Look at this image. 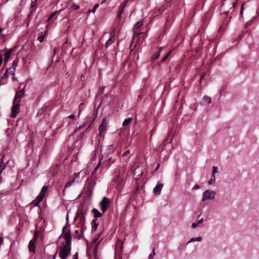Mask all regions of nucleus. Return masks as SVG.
<instances>
[{
	"label": "nucleus",
	"mask_w": 259,
	"mask_h": 259,
	"mask_svg": "<svg viewBox=\"0 0 259 259\" xmlns=\"http://www.w3.org/2000/svg\"><path fill=\"white\" fill-rule=\"evenodd\" d=\"M244 4H242L241 8V10L240 12V15L242 17H243V7Z\"/></svg>",
	"instance_id": "obj_49"
},
{
	"label": "nucleus",
	"mask_w": 259,
	"mask_h": 259,
	"mask_svg": "<svg viewBox=\"0 0 259 259\" xmlns=\"http://www.w3.org/2000/svg\"><path fill=\"white\" fill-rule=\"evenodd\" d=\"M218 167L217 166H213L212 167V173L215 174L218 172Z\"/></svg>",
	"instance_id": "obj_39"
},
{
	"label": "nucleus",
	"mask_w": 259,
	"mask_h": 259,
	"mask_svg": "<svg viewBox=\"0 0 259 259\" xmlns=\"http://www.w3.org/2000/svg\"><path fill=\"white\" fill-rule=\"evenodd\" d=\"M115 160V159H113L111 157L109 158L108 159V161H109V162L110 163V164L111 163H114Z\"/></svg>",
	"instance_id": "obj_41"
},
{
	"label": "nucleus",
	"mask_w": 259,
	"mask_h": 259,
	"mask_svg": "<svg viewBox=\"0 0 259 259\" xmlns=\"http://www.w3.org/2000/svg\"><path fill=\"white\" fill-rule=\"evenodd\" d=\"M143 25V22L142 21H138L135 24L133 29V38L132 40L133 42L136 41L137 43H139V44H142L147 37L148 30H146L145 32L141 31L143 29L141 28V27Z\"/></svg>",
	"instance_id": "obj_1"
},
{
	"label": "nucleus",
	"mask_w": 259,
	"mask_h": 259,
	"mask_svg": "<svg viewBox=\"0 0 259 259\" xmlns=\"http://www.w3.org/2000/svg\"><path fill=\"white\" fill-rule=\"evenodd\" d=\"M35 242L33 240H30L29 242L28 248L30 252H35Z\"/></svg>",
	"instance_id": "obj_17"
},
{
	"label": "nucleus",
	"mask_w": 259,
	"mask_h": 259,
	"mask_svg": "<svg viewBox=\"0 0 259 259\" xmlns=\"http://www.w3.org/2000/svg\"><path fill=\"white\" fill-rule=\"evenodd\" d=\"M114 36H115V32L114 31L112 33L111 36L108 39V40L107 41L106 44H105V47L107 48L110 45H111V44L114 41Z\"/></svg>",
	"instance_id": "obj_14"
},
{
	"label": "nucleus",
	"mask_w": 259,
	"mask_h": 259,
	"mask_svg": "<svg viewBox=\"0 0 259 259\" xmlns=\"http://www.w3.org/2000/svg\"><path fill=\"white\" fill-rule=\"evenodd\" d=\"M163 186V185L162 184L158 183L153 189V192L155 194L160 195Z\"/></svg>",
	"instance_id": "obj_11"
},
{
	"label": "nucleus",
	"mask_w": 259,
	"mask_h": 259,
	"mask_svg": "<svg viewBox=\"0 0 259 259\" xmlns=\"http://www.w3.org/2000/svg\"><path fill=\"white\" fill-rule=\"evenodd\" d=\"M39 202H38V201L36 199L35 201L34 202V206H38Z\"/></svg>",
	"instance_id": "obj_52"
},
{
	"label": "nucleus",
	"mask_w": 259,
	"mask_h": 259,
	"mask_svg": "<svg viewBox=\"0 0 259 259\" xmlns=\"http://www.w3.org/2000/svg\"><path fill=\"white\" fill-rule=\"evenodd\" d=\"M35 5V3L34 2H32L31 7H33Z\"/></svg>",
	"instance_id": "obj_63"
},
{
	"label": "nucleus",
	"mask_w": 259,
	"mask_h": 259,
	"mask_svg": "<svg viewBox=\"0 0 259 259\" xmlns=\"http://www.w3.org/2000/svg\"><path fill=\"white\" fill-rule=\"evenodd\" d=\"M78 175H79L78 173V174L74 173L73 176V178L71 179H70L68 181V182L66 183V184L65 185V188H66L67 187H70V186H71L72 184L75 181V179L78 177Z\"/></svg>",
	"instance_id": "obj_13"
},
{
	"label": "nucleus",
	"mask_w": 259,
	"mask_h": 259,
	"mask_svg": "<svg viewBox=\"0 0 259 259\" xmlns=\"http://www.w3.org/2000/svg\"><path fill=\"white\" fill-rule=\"evenodd\" d=\"M63 244V246L60 248L59 256L61 259H66L70 253L71 246L65 245L64 243Z\"/></svg>",
	"instance_id": "obj_2"
},
{
	"label": "nucleus",
	"mask_w": 259,
	"mask_h": 259,
	"mask_svg": "<svg viewBox=\"0 0 259 259\" xmlns=\"http://www.w3.org/2000/svg\"><path fill=\"white\" fill-rule=\"evenodd\" d=\"M111 201L110 199L108 198L107 197L104 196L102 200L100 201L99 205L101 206V209L104 213L107 209L108 206L110 204Z\"/></svg>",
	"instance_id": "obj_3"
},
{
	"label": "nucleus",
	"mask_w": 259,
	"mask_h": 259,
	"mask_svg": "<svg viewBox=\"0 0 259 259\" xmlns=\"http://www.w3.org/2000/svg\"><path fill=\"white\" fill-rule=\"evenodd\" d=\"M250 22H246V24H245V26H246V27H247L248 25H250Z\"/></svg>",
	"instance_id": "obj_64"
},
{
	"label": "nucleus",
	"mask_w": 259,
	"mask_h": 259,
	"mask_svg": "<svg viewBox=\"0 0 259 259\" xmlns=\"http://www.w3.org/2000/svg\"><path fill=\"white\" fill-rule=\"evenodd\" d=\"M107 124L105 120L104 119L102 120V123L99 127V134L100 136L104 137V133L106 131Z\"/></svg>",
	"instance_id": "obj_10"
},
{
	"label": "nucleus",
	"mask_w": 259,
	"mask_h": 259,
	"mask_svg": "<svg viewBox=\"0 0 259 259\" xmlns=\"http://www.w3.org/2000/svg\"><path fill=\"white\" fill-rule=\"evenodd\" d=\"M71 238H72V237H71V231L69 229L67 230L64 233V234L63 235V238L65 240V243L64 244L65 245L71 246Z\"/></svg>",
	"instance_id": "obj_5"
},
{
	"label": "nucleus",
	"mask_w": 259,
	"mask_h": 259,
	"mask_svg": "<svg viewBox=\"0 0 259 259\" xmlns=\"http://www.w3.org/2000/svg\"><path fill=\"white\" fill-rule=\"evenodd\" d=\"M4 239L3 237H0V244H2L3 243Z\"/></svg>",
	"instance_id": "obj_58"
},
{
	"label": "nucleus",
	"mask_w": 259,
	"mask_h": 259,
	"mask_svg": "<svg viewBox=\"0 0 259 259\" xmlns=\"http://www.w3.org/2000/svg\"><path fill=\"white\" fill-rule=\"evenodd\" d=\"M133 174L134 176H137L136 179H139L143 175V171L139 167H136L134 171Z\"/></svg>",
	"instance_id": "obj_12"
},
{
	"label": "nucleus",
	"mask_w": 259,
	"mask_h": 259,
	"mask_svg": "<svg viewBox=\"0 0 259 259\" xmlns=\"http://www.w3.org/2000/svg\"><path fill=\"white\" fill-rule=\"evenodd\" d=\"M17 63H18L17 61H16V60H14V61H13V66H12V67L13 68H15V69H16V66H17Z\"/></svg>",
	"instance_id": "obj_38"
},
{
	"label": "nucleus",
	"mask_w": 259,
	"mask_h": 259,
	"mask_svg": "<svg viewBox=\"0 0 259 259\" xmlns=\"http://www.w3.org/2000/svg\"><path fill=\"white\" fill-rule=\"evenodd\" d=\"M47 109V106H43L37 112V115H42Z\"/></svg>",
	"instance_id": "obj_26"
},
{
	"label": "nucleus",
	"mask_w": 259,
	"mask_h": 259,
	"mask_svg": "<svg viewBox=\"0 0 259 259\" xmlns=\"http://www.w3.org/2000/svg\"><path fill=\"white\" fill-rule=\"evenodd\" d=\"M88 213V209H85L84 210L81 211V215L79 218V225L77 226L78 227L79 226H84L85 225V217Z\"/></svg>",
	"instance_id": "obj_8"
},
{
	"label": "nucleus",
	"mask_w": 259,
	"mask_h": 259,
	"mask_svg": "<svg viewBox=\"0 0 259 259\" xmlns=\"http://www.w3.org/2000/svg\"><path fill=\"white\" fill-rule=\"evenodd\" d=\"M215 179L211 178V179L209 181H208V183L209 185H211V184L214 183L215 182Z\"/></svg>",
	"instance_id": "obj_37"
},
{
	"label": "nucleus",
	"mask_w": 259,
	"mask_h": 259,
	"mask_svg": "<svg viewBox=\"0 0 259 259\" xmlns=\"http://www.w3.org/2000/svg\"><path fill=\"white\" fill-rule=\"evenodd\" d=\"M99 4H96L92 10H89L88 11V13H95L96 9L99 7Z\"/></svg>",
	"instance_id": "obj_28"
},
{
	"label": "nucleus",
	"mask_w": 259,
	"mask_h": 259,
	"mask_svg": "<svg viewBox=\"0 0 259 259\" xmlns=\"http://www.w3.org/2000/svg\"><path fill=\"white\" fill-rule=\"evenodd\" d=\"M24 93H25V88H24L22 90H21L20 91H17L15 94L13 102H16L18 103V101L19 100L20 101L21 98L24 95Z\"/></svg>",
	"instance_id": "obj_9"
},
{
	"label": "nucleus",
	"mask_w": 259,
	"mask_h": 259,
	"mask_svg": "<svg viewBox=\"0 0 259 259\" xmlns=\"http://www.w3.org/2000/svg\"><path fill=\"white\" fill-rule=\"evenodd\" d=\"M12 50L10 49V50L7 51L5 54V57H4V61L5 62H7L8 61L9 59L10 58Z\"/></svg>",
	"instance_id": "obj_19"
},
{
	"label": "nucleus",
	"mask_w": 259,
	"mask_h": 259,
	"mask_svg": "<svg viewBox=\"0 0 259 259\" xmlns=\"http://www.w3.org/2000/svg\"><path fill=\"white\" fill-rule=\"evenodd\" d=\"M58 13V11H56L54 13H53L48 18V20H49L50 19H51L52 17H53L56 13Z\"/></svg>",
	"instance_id": "obj_42"
},
{
	"label": "nucleus",
	"mask_w": 259,
	"mask_h": 259,
	"mask_svg": "<svg viewBox=\"0 0 259 259\" xmlns=\"http://www.w3.org/2000/svg\"><path fill=\"white\" fill-rule=\"evenodd\" d=\"M200 188V186L197 185V184H196L192 188L193 190H196V189H198Z\"/></svg>",
	"instance_id": "obj_47"
},
{
	"label": "nucleus",
	"mask_w": 259,
	"mask_h": 259,
	"mask_svg": "<svg viewBox=\"0 0 259 259\" xmlns=\"http://www.w3.org/2000/svg\"><path fill=\"white\" fill-rule=\"evenodd\" d=\"M132 120V118L131 117H128L127 118L125 119L123 122V125L125 126L131 122Z\"/></svg>",
	"instance_id": "obj_22"
},
{
	"label": "nucleus",
	"mask_w": 259,
	"mask_h": 259,
	"mask_svg": "<svg viewBox=\"0 0 259 259\" xmlns=\"http://www.w3.org/2000/svg\"><path fill=\"white\" fill-rule=\"evenodd\" d=\"M203 42L201 39H200L199 47H201L203 45Z\"/></svg>",
	"instance_id": "obj_55"
},
{
	"label": "nucleus",
	"mask_w": 259,
	"mask_h": 259,
	"mask_svg": "<svg viewBox=\"0 0 259 259\" xmlns=\"http://www.w3.org/2000/svg\"><path fill=\"white\" fill-rule=\"evenodd\" d=\"M32 12H33V11L31 10L30 13L28 14L27 17H29L31 15V14L32 13Z\"/></svg>",
	"instance_id": "obj_61"
},
{
	"label": "nucleus",
	"mask_w": 259,
	"mask_h": 259,
	"mask_svg": "<svg viewBox=\"0 0 259 259\" xmlns=\"http://www.w3.org/2000/svg\"><path fill=\"white\" fill-rule=\"evenodd\" d=\"M37 239V234L36 232L35 233V234H34V238L33 239H32L31 240H33L34 242H36V240Z\"/></svg>",
	"instance_id": "obj_44"
},
{
	"label": "nucleus",
	"mask_w": 259,
	"mask_h": 259,
	"mask_svg": "<svg viewBox=\"0 0 259 259\" xmlns=\"http://www.w3.org/2000/svg\"><path fill=\"white\" fill-rule=\"evenodd\" d=\"M92 212L95 218H100L102 215V213H101L97 209L95 208L93 209Z\"/></svg>",
	"instance_id": "obj_18"
},
{
	"label": "nucleus",
	"mask_w": 259,
	"mask_h": 259,
	"mask_svg": "<svg viewBox=\"0 0 259 259\" xmlns=\"http://www.w3.org/2000/svg\"><path fill=\"white\" fill-rule=\"evenodd\" d=\"M80 215H81V211L77 212L76 215L74 218L73 221L74 222L76 221L78 218H80Z\"/></svg>",
	"instance_id": "obj_32"
},
{
	"label": "nucleus",
	"mask_w": 259,
	"mask_h": 259,
	"mask_svg": "<svg viewBox=\"0 0 259 259\" xmlns=\"http://www.w3.org/2000/svg\"><path fill=\"white\" fill-rule=\"evenodd\" d=\"M81 227V234L83 233V232L84 231V230L86 229V227L85 226V225L84 226H80Z\"/></svg>",
	"instance_id": "obj_46"
},
{
	"label": "nucleus",
	"mask_w": 259,
	"mask_h": 259,
	"mask_svg": "<svg viewBox=\"0 0 259 259\" xmlns=\"http://www.w3.org/2000/svg\"><path fill=\"white\" fill-rule=\"evenodd\" d=\"M198 225V224L197 223H192V228H196V227H197Z\"/></svg>",
	"instance_id": "obj_48"
},
{
	"label": "nucleus",
	"mask_w": 259,
	"mask_h": 259,
	"mask_svg": "<svg viewBox=\"0 0 259 259\" xmlns=\"http://www.w3.org/2000/svg\"><path fill=\"white\" fill-rule=\"evenodd\" d=\"M20 102V100H19L18 103H17L16 104H15L14 102H13V105L12 107V116L13 117H15L19 112Z\"/></svg>",
	"instance_id": "obj_7"
},
{
	"label": "nucleus",
	"mask_w": 259,
	"mask_h": 259,
	"mask_svg": "<svg viewBox=\"0 0 259 259\" xmlns=\"http://www.w3.org/2000/svg\"><path fill=\"white\" fill-rule=\"evenodd\" d=\"M65 123H66L67 125L70 123V121L68 120V118H66L63 120V124Z\"/></svg>",
	"instance_id": "obj_33"
},
{
	"label": "nucleus",
	"mask_w": 259,
	"mask_h": 259,
	"mask_svg": "<svg viewBox=\"0 0 259 259\" xmlns=\"http://www.w3.org/2000/svg\"><path fill=\"white\" fill-rule=\"evenodd\" d=\"M15 74V68H13L12 67H10L6 69L5 72L2 76L1 80L0 81V84H4V83H2V81L8 77L9 75H14Z\"/></svg>",
	"instance_id": "obj_6"
},
{
	"label": "nucleus",
	"mask_w": 259,
	"mask_h": 259,
	"mask_svg": "<svg viewBox=\"0 0 259 259\" xmlns=\"http://www.w3.org/2000/svg\"><path fill=\"white\" fill-rule=\"evenodd\" d=\"M68 219H69V215H68V213H67V215H66V225L68 224Z\"/></svg>",
	"instance_id": "obj_57"
},
{
	"label": "nucleus",
	"mask_w": 259,
	"mask_h": 259,
	"mask_svg": "<svg viewBox=\"0 0 259 259\" xmlns=\"http://www.w3.org/2000/svg\"><path fill=\"white\" fill-rule=\"evenodd\" d=\"M170 54V52H169L164 57H163L162 59L161 62H163L168 58Z\"/></svg>",
	"instance_id": "obj_35"
},
{
	"label": "nucleus",
	"mask_w": 259,
	"mask_h": 259,
	"mask_svg": "<svg viewBox=\"0 0 259 259\" xmlns=\"http://www.w3.org/2000/svg\"><path fill=\"white\" fill-rule=\"evenodd\" d=\"M104 89H105L104 87H102V88H100L98 91V95H100L101 94H103Z\"/></svg>",
	"instance_id": "obj_34"
},
{
	"label": "nucleus",
	"mask_w": 259,
	"mask_h": 259,
	"mask_svg": "<svg viewBox=\"0 0 259 259\" xmlns=\"http://www.w3.org/2000/svg\"><path fill=\"white\" fill-rule=\"evenodd\" d=\"M91 225H92L91 231H92V232H94L95 231H96L98 226L99 225V224L97 223V220L96 219H94L92 220V221L91 222Z\"/></svg>",
	"instance_id": "obj_15"
},
{
	"label": "nucleus",
	"mask_w": 259,
	"mask_h": 259,
	"mask_svg": "<svg viewBox=\"0 0 259 259\" xmlns=\"http://www.w3.org/2000/svg\"><path fill=\"white\" fill-rule=\"evenodd\" d=\"M206 75V73H202L201 74V78H200V82L201 81L202 79L203 78V77L205 76Z\"/></svg>",
	"instance_id": "obj_53"
},
{
	"label": "nucleus",
	"mask_w": 259,
	"mask_h": 259,
	"mask_svg": "<svg viewBox=\"0 0 259 259\" xmlns=\"http://www.w3.org/2000/svg\"><path fill=\"white\" fill-rule=\"evenodd\" d=\"M75 117V115L74 114H71L70 115H69L67 118L68 119V118H71V119H73Z\"/></svg>",
	"instance_id": "obj_54"
},
{
	"label": "nucleus",
	"mask_w": 259,
	"mask_h": 259,
	"mask_svg": "<svg viewBox=\"0 0 259 259\" xmlns=\"http://www.w3.org/2000/svg\"><path fill=\"white\" fill-rule=\"evenodd\" d=\"M229 22V20L228 19H226L223 21V24L220 28V30L222 29L224 30L226 27L227 24Z\"/></svg>",
	"instance_id": "obj_20"
},
{
	"label": "nucleus",
	"mask_w": 259,
	"mask_h": 259,
	"mask_svg": "<svg viewBox=\"0 0 259 259\" xmlns=\"http://www.w3.org/2000/svg\"><path fill=\"white\" fill-rule=\"evenodd\" d=\"M45 34L43 33V32H41L38 37V40L40 42H41L43 41L44 40V37H45Z\"/></svg>",
	"instance_id": "obj_24"
},
{
	"label": "nucleus",
	"mask_w": 259,
	"mask_h": 259,
	"mask_svg": "<svg viewBox=\"0 0 259 259\" xmlns=\"http://www.w3.org/2000/svg\"><path fill=\"white\" fill-rule=\"evenodd\" d=\"M44 197H45L44 194H41L39 193V195H38V196L36 197V199L38 201V202H40L42 200Z\"/></svg>",
	"instance_id": "obj_27"
},
{
	"label": "nucleus",
	"mask_w": 259,
	"mask_h": 259,
	"mask_svg": "<svg viewBox=\"0 0 259 259\" xmlns=\"http://www.w3.org/2000/svg\"><path fill=\"white\" fill-rule=\"evenodd\" d=\"M203 221V218H201L198 222L197 223L199 224H200L201 223H202Z\"/></svg>",
	"instance_id": "obj_60"
},
{
	"label": "nucleus",
	"mask_w": 259,
	"mask_h": 259,
	"mask_svg": "<svg viewBox=\"0 0 259 259\" xmlns=\"http://www.w3.org/2000/svg\"><path fill=\"white\" fill-rule=\"evenodd\" d=\"M155 128L154 127L151 131H150V133H151V135H150V139H152V135L155 133Z\"/></svg>",
	"instance_id": "obj_40"
},
{
	"label": "nucleus",
	"mask_w": 259,
	"mask_h": 259,
	"mask_svg": "<svg viewBox=\"0 0 259 259\" xmlns=\"http://www.w3.org/2000/svg\"><path fill=\"white\" fill-rule=\"evenodd\" d=\"M202 201H204L206 200H210L214 198L215 196V192L212 190H206L203 194Z\"/></svg>",
	"instance_id": "obj_4"
},
{
	"label": "nucleus",
	"mask_w": 259,
	"mask_h": 259,
	"mask_svg": "<svg viewBox=\"0 0 259 259\" xmlns=\"http://www.w3.org/2000/svg\"><path fill=\"white\" fill-rule=\"evenodd\" d=\"M130 150H127L123 153L122 156L123 157H126L130 153Z\"/></svg>",
	"instance_id": "obj_43"
},
{
	"label": "nucleus",
	"mask_w": 259,
	"mask_h": 259,
	"mask_svg": "<svg viewBox=\"0 0 259 259\" xmlns=\"http://www.w3.org/2000/svg\"><path fill=\"white\" fill-rule=\"evenodd\" d=\"M75 234L74 235L73 237L74 238L78 239V240L80 239L81 238V235L78 234V230H76L75 231Z\"/></svg>",
	"instance_id": "obj_25"
},
{
	"label": "nucleus",
	"mask_w": 259,
	"mask_h": 259,
	"mask_svg": "<svg viewBox=\"0 0 259 259\" xmlns=\"http://www.w3.org/2000/svg\"><path fill=\"white\" fill-rule=\"evenodd\" d=\"M32 12H33V11L31 10L30 13L28 14L27 17H29L31 15V14L32 13Z\"/></svg>",
	"instance_id": "obj_62"
},
{
	"label": "nucleus",
	"mask_w": 259,
	"mask_h": 259,
	"mask_svg": "<svg viewBox=\"0 0 259 259\" xmlns=\"http://www.w3.org/2000/svg\"><path fill=\"white\" fill-rule=\"evenodd\" d=\"M237 4V0H236L235 2L233 3V4H232V5H233L232 7L234 8L236 6Z\"/></svg>",
	"instance_id": "obj_56"
},
{
	"label": "nucleus",
	"mask_w": 259,
	"mask_h": 259,
	"mask_svg": "<svg viewBox=\"0 0 259 259\" xmlns=\"http://www.w3.org/2000/svg\"><path fill=\"white\" fill-rule=\"evenodd\" d=\"M162 48H159L157 52H156L151 58V60L152 62H154L158 57L159 56L161 52L162 51Z\"/></svg>",
	"instance_id": "obj_16"
},
{
	"label": "nucleus",
	"mask_w": 259,
	"mask_h": 259,
	"mask_svg": "<svg viewBox=\"0 0 259 259\" xmlns=\"http://www.w3.org/2000/svg\"><path fill=\"white\" fill-rule=\"evenodd\" d=\"M203 101L207 104H209L211 102V98L207 96H204L203 97Z\"/></svg>",
	"instance_id": "obj_21"
},
{
	"label": "nucleus",
	"mask_w": 259,
	"mask_h": 259,
	"mask_svg": "<svg viewBox=\"0 0 259 259\" xmlns=\"http://www.w3.org/2000/svg\"><path fill=\"white\" fill-rule=\"evenodd\" d=\"M71 8L74 10H77L79 8V6L75 4H73L71 6Z\"/></svg>",
	"instance_id": "obj_36"
},
{
	"label": "nucleus",
	"mask_w": 259,
	"mask_h": 259,
	"mask_svg": "<svg viewBox=\"0 0 259 259\" xmlns=\"http://www.w3.org/2000/svg\"><path fill=\"white\" fill-rule=\"evenodd\" d=\"M57 253V251H56L55 252V253L53 255L50 256L49 257H51L52 259H55L56 257Z\"/></svg>",
	"instance_id": "obj_45"
},
{
	"label": "nucleus",
	"mask_w": 259,
	"mask_h": 259,
	"mask_svg": "<svg viewBox=\"0 0 259 259\" xmlns=\"http://www.w3.org/2000/svg\"><path fill=\"white\" fill-rule=\"evenodd\" d=\"M47 189H48V186H44L42 187V188H41V191H40V193L41 194H44L45 195V193L47 191Z\"/></svg>",
	"instance_id": "obj_30"
},
{
	"label": "nucleus",
	"mask_w": 259,
	"mask_h": 259,
	"mask_svg": "<svg viewBox=\"0 0 259 259\" xmlns=\"http://www.w3.org/2000/svg\"><path fill=\"white\" fill-rule=\"evenodd\" d=\"M100 165V162H99V163L96 166V167L94 168V171H93V174L95 172V171L98 168V167H99Z\"/></svg>",
	"instance_id": "obj_50"
},
{
	"label": "nucleus",
	"mask_w": 259,
	"mask_h": 259,
	"mask_svg": "<svg viewBox=\"0 0 259 259\" xmlns=\"http://www.w3.org/2000/svg\"><path fill=\"white\" fill-rule=\"evenodd\" d=\"M127 2H125L123 5H121L119 7V13H122L124 7L126 4Z\"/></svg>",
	"instance_id": "obj_29"
},
{
	"label": "nucleus",
	"mask_w": 259,
	"mask_h": 259,
	"mask_svg": "<svg viewBox=\"0 0 259 259\" xmlns=\"http://www.w3.org/2000/svg\"><path fill=\"white\" fill-rule=\"evenodd\" d=\"M100 165V162H99V163L96 166V167L94 168V171H93V174L95 172V171L98 168V167H99Z\"/></svg>",
	"instance_id": "obj_51"
},
{
	"label": "nucleus",
	"mask_w": 259,
	"mask_h": 259,
	"mask_svg": "<svg viewBox=\"0 0 259 259\" xmlns=\"http://www.w3.org/2000/svg\"><path fill=\"white\" fill-rule=\"evenodd\" d=\"M80 79H81V81H84V76L82 74H81V76H80Z\"/></svg>",
	"instance_id": "obj_59"
},
{
	"label": "nucleus",
	"mask_w": 259,
	"mask_h": 259,
	"mask_svg": "<svg viewBox=\"0 0 259 259\" xmlns=\"http://www.w3.org/2000/svg\"><path fill=\"white\" fill-rule=\"evenodd\" d=\"M155 255V249H153L152 253H151L148 256V259H153L154 255Z\"/></svg>",
	"instance_id": "obj_31"
},
{
	"label": "nucleus",
	"mask_w": 259,
	"mask_h": 259,
	"mask_svg": "<svg viewBox=\"0 0 259 259\" xmlns=\"http://www.w3.org/2000/svg\"><path fill=\"white\" fill-rule=\"evenodd\" d=\"M201 240V237H197V238H191L189 241L187 243V244H189L191 242H195V241H200Z\"/></svg>",
	"instance_id": "obj_23"
}]
</instances>
